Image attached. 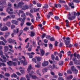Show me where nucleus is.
Masks as SVG:
<instances>
[{"label":"nucleus","mask_w":80,"mask_h":80,"mask_svg":"<svg viewBox=\"0 0 80 80\" xmlns=\"http://www.w3.org/2000/svg\"><path fill=\"white\" fill-rule=\"evenodd\" d=\"M10 35V32H7L5 33L4 37L5 38H7L9 35Z\"/></svg>","instance_id":"nucleus-15"},{"label":"nucleus","mask_w":80,"mask_h":80,"mask_svg":"<svg viewBox=\"0 0 80 80\" xmlns=\"http://www.w3.org/2000/svg\"><path fill=\"white\" fill-rule=\"evenodd\" d=\"M42 57H38L37 58V60L38 62H40L42 60Z\"/></svg>","instance_id":"nucleus-34"},{"label":"nucleus","mask_w":80,"mask_h":80,"mask_svg":"<svg viewBox=\"0 0 80 80\" xmlns=\"http://www.w3.org/2000/svg\"><path fill=\"white\" fill-rule=\"evenodd\" d=\"M5 76V77H8L9 76H10V74L9 73H5L4 74Z\"/></svg>","instance_id":"nucleus-52"},{"label":"nucleus","mask_w":80,"mask_h":80,"mask_svg":"<svg viewBox=\"0 0 80 80\" xmlns=\"http://www.w3.org/2000/svg\"><path fill=\"white\" fill-rule=\"evenodd\" d=\"M67 73L68 74H72V71L71 70H68L67 71Z\"/></svg>","instance_id":"nucleus-46"},{"label":"nucleus","mask_w":80,"mask_h":80,"mask_svg":"<svg viewBox=\"0 0 80 80\" xmlns=\"http://www.w3.org/2000/svg\"><path fill=\"white\" fill-rule=\"evenodd\" d=\"M37 65H35V67L37 68H40L41 67V62H39L37 64Z\"/></svg>","instance_id":"nucleus-22"},{"label":"nucleus","mask_w":80,"mask_h":80,"mask_svg":"<svg viewBox=\"0 0 80 80\" xmlns=\"http://www.w3.org/2000/svg\"><path fill=\"white\" fill-rule=\"evenodd\" d=\"M23 30H21L19 32V34L18 36V37H20L21 35L22 34V33H23Z\"/></svg>","instance_id":"nucleus-49"},{"label":"nucleus","mask_w":80,"mask_h":80,"mask_svg":"<svg viewBox=\"0 0 80 80\" xmlns=\"http://www.w3.org/2000/svg\"><path fill=\"white\" fill-rule=\"evenodd\" d=\"M50 49L52 50L53 48V45L51 43H50L49 45Z\"/></svg>","instance_id":"nucleus-41"},{"label":"nucleus","mask_w":80,"mask_h":80,"mask_svg":"<svg viewBox=\"0 0 80 80\" xmlns=\"http://www.w3.org/2000/svg\"><path fill=\"white\" fill-rule=\"evenodd\" d=\"M11 43H13L14 45H15V44H16V45H17V42H16V40H12Z\"/></svg>","instance_id":"nucleus-37"},{"label":"nucleus","mask_w":80,"mask_h":80,"mask_svg":"<svg viewBox=\"0 0 80 80\" xmlns=\"http://www.w3.org/2000/svg\"><path fill=\"white\" fill-rule=\"evenodd\" d=\"M0 45H5V44L3 42V41H0Z\"/></svg>","instance_id":"nucleus-62"},{"label":"nucleus","mask_w":80,"mask_h":80,"mask_svg":"<svg viewBox=\"0 0 80 80\" xmlns=\"http://www.w3.org/2000/svg\"><path fill=\"white\" fill-rule=\"evenodd\" d=\"M15 28V26L13 24H12L11 26V29H13Z\"/></svg>","instance_id":"nucleus-59"},{"label":"nucleus","mask_w":80,"mask_h":80,"mask_svg":"<svg viewBox=\"0 0 80 80\" xmlns=\"http://www.w3.org/2000/svg\"><path fill=\"white\" fill-rule=\"evenodd\" d=\"M61 53H62L63 54H64V51H63V50L61 51L58 54V56L59 57L60 59H61V58H62V54Z\"/></svg>","instance_id":"nucleus-14"},{"label":"nucleus","mask_w":80,"mask_h":80,"mask_svg":"<svg viewBox=\"0 0 80 80\" xmlns=\"http://www.w3.org/2000/svg\"><path fill=\"white\" fill-rule=\"evenodd\" d=\"M54 5L55 8H58H58H61V7H62V5H61L59 3H58L57 4L56 3H55Z\"/></svg>","instance_id":"nucleus-8"},{"label":"nucleus","mask_w":80,"mask_h":80,"mask_svg":"<svg viewBox=\"0 0 80 80\" xmlns=\"http://www.w3.org/2000/svg\"><path fill=\"white\" fill-rule=\"evenodd\" d=\"M12 40H12V39L11 38H9L8 39V43H11L12 42Z\"/></svg>","instance_id":"nucleus-33"},{"label":"nucleus","mask_w":80,"mask_h":80,"mask_svg":"<svg viewBox=\"0 0 80 80\" xmlns=\"http://www.w3.org/2000/svg\"><path fill=\"white\" fill-rule=\"evenodd\" d=\"M58 42L57 41H56L54 44L55 46L57 47V46H58Z\"/></svg>","instance_id":"nucleus-57"},{"label":"nucleus","mask_w":80,"mask_h":80,"mask_svg":"<svg viewBox=\"0 0 80 80\" xmlns=\"http://www.w3.org/2000/svg\"><path fill=\"white\" fill-rule=\"evenodd\" d=\"M63 61H61L59 62L58 64L59 65H61V66H62L63 65Z\"/></svg>","instance_id":"nucleus-38"},{"label":"nucleus","mask_w":80,"mask_h":80,"mask_svg":"<svg viewBox=\"0 0 80 80\" xmlns=\"http://www.w3.org/2000/svg\"><path fill=\"white\" fill-rule=\"evenodd\" d=\"M36 73H37V74H38V75H39L40 76H42V74H41V73H40V72H39V70H38L37 71Z\"/></svg>","instance_id":"nucleus-47"},{"label":"nucleus","mask_w":80,"mask_h":80,"mask_svg":"<svg viewBox=\"0 0 80 80\" xmlns=\"http://www.w3.org/2000/svg\"><path fill=\"white\" fill-rule=\"evenodd\" d=\"M72 2H75V3H79L80 1L78 0H73Z\"/></svg>","instance_id":"nucleus-54"},{"label":"nucleus","mask_w":80,"mask_h":80,"mask_svg":"<svg viewBox=\"0 0 80 80\" xmlns=\"http://www.w3.org/2000/svg\"><path fill=\"white\" fill-rule=\"evenodd\" d=\"M37 5L38 7H41L42 6V4H40V3H37Z\"/></svg>","instance_id":"nucleus-53"},{"label":"nucleus","mask_w":80,"mask_h":80,"mask_svg":"<svg viewBox=\"0 0 80 80\" xmlns=\"http://www.w3.org/2000/svg\"><path fill=\"white\" fill-rule=\"evenodd\" d=\"M50 41H51L52 42H53V41H55V40L54 38L52 37L51 38H50Z\"/></svg>","instance_id":"nucleus-51"},{"label":"nucleus","mask_w":80,"mask_h":80,"mask_svg":"<svg viewBox=\"0 0 80 80\" xmlns=\"http://www.w3.org/2000/svg\"><path fill=\"white\" fill-rule=\"evenodd\" d=\"M19 21L21 22L20 23V25L21 27H22V26H23L24 25V22H25V21H23V20H21V21Z\"/></svg>","instance_id":"nucleus-31"},{"label":"nucleus","mask_w":80,"mask_h":80,"mask_svg":"<svg viewBox=\"0 0 80 80\" xmlns=\"http://www.w3.org/2000/svg\"><path fill=\"white\" fill-rule=\"evenodd\" d=\"M8 7L6 9V12H8V13L9 14H13V12H12L13 11V9L12 8V4L10 3H8Z\"/></svg>","instance_id":"nucleus-1"},{"label":"nucleus","mask_w":80,"mask_h":80,"mask_svg":"<svg viewBox=\"0 0 80 80\" xmlns=\"http://www.w3.org/2000/svg\"><path fill=\"white\" fill-rule=\"evenodd\" d=\"M77 57L78 59V60L80 59V55L78 54H77V56L76 57Z\"/></svg>","instance_id":"nucleus-64"},{"label":"nucleus","mask_w":80,"mask_h":80,"mask_svg":"<svg viewBox=\"0 0 80 80\" xmlns=\"http://www.w3.org/2000/svg\"><path fill=\"white\" fill-rule=\"evenodd\" d=\"M76 16H70L68 17V19L69 20H74V19H75Z\"/></svg>","instance_id":"nucleus-13"},{"label":"nucleus","mask_w":80,"mask_h":80,"mask_svg":"<svg viewBox=\"0 0 80 80\" xmlns=\"http://www.w3.org/2000/svg\"><path fill=\"white\" fill-rule=\"evenodd\" d=\"M32 69V65L31 64H30L28 66V68L27 69V71L28 72V73H29L30 72V70Z\"/></svg>","instance_id":"nucleus-16"},{"label":"nucleus","mask_w":80,"mask_h":80,"mask_svg":"<svg viewBox=\"0 0 80 80\" xmlns=\"http://www.w3.org/2000/svg\"><path fill=\"white\" fill-rule=\"evenodd\" d=\"M51 37V36L50 35H48L46 37V38H47V39H48V40H50V38Z\"/></svg>","instance_id":"nucleus-56"},{"label":"nucleus","mask_w":80,"mask_h":80,"mask_svg":"<svg viewBox=\"0 0 80 80\" xmlns=\"http://www.w3.org/2000/svg\"><path fill=\"white\" fill-rule=\"evenodd\" d=\"M66 45L67 47H68V48H71V47H73V44L70 43V42H68L67 44H66Z\"/></svg>","instance_id":"nucleus-17"},{"label":"nucleus","mask_w":80,"mask_h":80,"mask_svg":"<svg viewBox=\"0 0 80 80\" xmlns=\"http://www.w3.org/2000/svg\"><path fill=\"white\" fill-rule=\"evenodd\" d=\"M7 63L8 66H12L13 65V61H9V62H7Z\"/></svg>","instance_id":"nucleus-18"},{"label":"nucleus","mask_w":80,"mask_h":80,"mask_svg":"<svg viewBox=\"0 0 80 80\" xmlns=\"http://www.w3.org/2000/svg\"><path fill=\"white\" fill-rule=\"evenodd\" d=\"M26 24L27 26H30L31 25H32V24H31L30 22H27L26 23Z\"/></svg>","instance_id":"nucleus-61"},{"label":"nucleus","mask_w":80,"mask_h":80,"mask_svg":"<svg viewBox=\"0 0 80 80\" xmlns=\"http://www.w3.org/2000/svg\"><path fill=\"white\" fill-rule=\"evenodd\" d=\"M51 59L52 60H53V62H55V56H54V55H53V54H52L51 55Z\"/></svg>","instance_id":"nucleus-24"},{"label":"nucleus","mask_w":80,"mask_h":80,"mask_svg":"<svg viewBox=\"0 0 80 80\" xmlns=\"http://www.w3.org/2000/svg\"><path fill=\"white\" fill-rule=\"evenodd\" d=\"M45 35H46V34L45 33H44L43 34H42V39L44 38H45Z\"/></svg>","instance_id":"nucleus-60"},{"label":"nucleus","mask_w":80,"mask_h":80,"mask_svg":"<svg viewBox=\"0 0 80 80\" xmlns=\"http://www.w3.org/2000/svg\"><path fill=\"white\" fill-rule=\"evenodd\" d=\"M72 60L73 62H74V64H75L76 65V63H77V58L75 57H74L72 58Z\"/></svg>","instance_id":"nucleus-20"},{"label":"nucleus","mask_w":80,"mask_h":80,"mask_svg":"<svg viewBox=\"0 0 80 80\" xmlns=\"http://www.w3.org/2000/svg\"><path fill=\"white\" fill-rule=\"evenodd\" d=\"M19 30V28H18L17 29V32H16V30L13 29V33H14V34H16V33H18Z\"/></svg>","instance_id":"nucleus-23"},{"label":"nucleus","mask_w":80,"mask_h":80,"mask_svg":"<svg viewBox=\"0 0 80 80\" xmlns=\"http://www.w3.org/2000/svg\"><path fill=\"white\" fill-rule=\"evenodd\" d=\"M68 5L69 7H71V8H75V6H74V4L72 2H71V3L69 2L68 3Z\"/></svg>","instance_id":"nucleus-11"},{"label":"nucleus","mask_w":80,"mask_h":80,"mask_svg":"<svg viewBox=\"0 0 80 80\" xmlns=\"http://www.w3.org/2000/svg\"><path fill=\"white\" fill-rule=\"evenodd\" d=\"M1 66H3V67H5L6 66V64L5 63L0 62V67Z\"/></svg>","instance_id":"nucleus-44"},{"label":"nucleus","mask_w":80,"mask_h":80,"mask_svg":"<svg viewBox=\"0 0 80 80\" xmlns=\"http://www.w3.org/2000/svg\"><path fill=\"white\" fill-rule=\"evenodd\" d=\"M54 19L55 20H58L59 19H60V18H59V17L58 16H55L54 17Z\"/></svg>","instance_id":"nucleus-43"},{"label":"nucleus","mask_w":80,"mask_h":80,"mask_svg":"<svg viewBox=\"0 0 80 80\" xmlns=\"http://www.w3.org/2000/svg\"><path fill=\"white\" fill-rule=\"evenodd\" d=\"M65 9L66 10H70V8H69V7L68 6L66 5L65 6Z\"/></svg>","instance_id":"nucleus-40"},{"label":"nucleus","mask_w":80,"mask_h":80,"mask_svg":"<svg viewBox=\"0 0 80 80\" xmlns=\"http://www.w3.org/2000/svg\"><path fill=\"white\" fill-rule=\"evenodd\" d=\"M59 2L60 3H65V1L62 0H59Z\"/></svg>","instance_id":"nucleus-42"},{"label":"nucleus","mask_w":80,"mask_h":80,"mask_svg":"<svg viewBox=\"0 0 80 80\" xmlns=\"http://www.w3.org/2000/svg\"><path fill=\"white\" fill-rule=\"evenodd\" d=\"M23 4H24L23 2H20L18 3V7H19L20 8H22L23 7Z\"/></svg>","instance_id":"nucleus-7"},{"label":"nucleus","mask_w":80,"mask_h":80,"mask_svg":"<svg viewBox=\"0 0 80 80\" xmlns=\"http://www.w3.org/2000/svg\"><path fill=\"white\" fill-rule=\"evenodd\" d=\"M11 77L13 78V77H14V78H17V75L16 74L13 73L12 75H11Z\"/></svg>","instance_id":"nucleus-36"},{"label":"nucleus","mask_w":80,"mask_h":80,"mask_svg":"<svg viewBox=\"0 0 80 80\" xmlns=\"http://www.w3.org/2000/svg\"><path fill=\"white\" fill-rule=\"evenodd\" d=\"M20 13H22V14H23L24 13V12L23 11L21 10H20L19 11V13H18V14L19 16H20Z\"/></svg>","instance_id":"nucleus-27"},{"label":"nucleus","mask_w":80,"mask_h":80,"mask_svg":"<svg viewBox=\"0 0 80 80\" xmlns=\"http://www.w3.org/2000/svg\"><path fill=\"white\" fill-rule=\"evenodd\" d=\"M8 27L7 26H4L1 29V31H6L7 30H8Z\"/></svg>","instance_id":"nucleus-12"},{"label":"nucleus","mask_w":80,"mask_h":80,"mask_svg":"<svg viewBox=\"0 0 80 80\" xmlns=\"http://www.w3.org/2000/svg\"><path fill=\"white\" fill-rule=\"evenodd\" d=\"M42 65L43 67H46V66H48V62L44 61L42 63Z\"/></svg>","instance_id":"nucleus-9"},{"label":"nucleus","mask_w":80,"mask_h":80,"mask_svg":"<svg viewBox=\"0 0 80 80\" xmlns=\"http://www.w3.org/2000/svg\"><path fill=\"white\" fill-rule=\"evenodd\" d=\"M72 72H74L75 74H76L78 73V70H77V69H75V70Z\"/></svg>","instance_id":"nucleus-50"},{"label":"nucleus","mask_w":80,"mask_h":80,"mask_svg":"<svg viewBox=\"0 0 80 80\" xmlns=\"http://www.w3.org/2000/svg\"><path fill=\"white\" fill-rule=\"evenodd\" d=\"M35 33L33 32H31V34H30V37H34L35 36Z\"/></svg>","instance_id":"nucleus-29"},{"label":"nucleus","mask_w":80,"mask_h":80,"mask_svg":"<svg viewBox=\"0 0 80 80\" xmlns=\"http://www.w3.org/2000/svg\"><path fill=\"white\" fill-rule=\"evenodd\" d=\"M22 58H23L24 60H21V62L22 63H23V66H25V65H27V62L26 60H25V57L24 56H22Z\"/></svg>","instance_id":"nucleus-5"},{"label":"nucleus","mask_w":80,"mask_h":80,"mask_svg":"<svg viewBox=\"0 0 80 80\" xmlns=\"http://www.w3.org/2000/svg\"><path fill=\"white\" fill-rule=\"evenodd\" d=\"M26 54L29 56V58H33V55L31 54L30 53H27Z\"/></svg>","instance_id":"nucleus-28"},{"label":"nucleus","mask_w":80,"mask_h":80,"mask_svg":"<svg viewBox=\"0 0 80 80\" xmlns=\"http://www.w3.org/2000/svg\"><path fill=\"white\" fill-rule=\"evenodd\" d=\"M42 72H48V69L47 68H43L42 70Z\"/></svg>","instance_id":"nucleus-30"},{"label":"nucleus","mask_w":80,"mask_h":80,"mask_svg":"<svg viewBox=\"0 0 80 80\" xmlns=\"http://www.w3.org/2000/svg\"><path fill=\"white\" fill-rule=\"evenodd\" d=\"M40 9L39 8H34L33 10H34V11L35 12H38V11H39V10Z\"/></svg>","instance_id":"nucleus-39"},{"label":"nucleus","mask_w":80,"mask_h":80,"mask_svg":"<svg viewBox=\"0 0 80 80\" xmlns=\"http://www.w3.org/2000/svg\"><path fill=\"white\" fill-rule=\"evenodd\" d=\"M40 52H41L40 56H43L44 54H45V52L42 49H40Z\"/></svg>","instance_id":"nucleus-19"},{"label":"nucleus","mask_w":80,"mask_h":80,"mask_svg":"<svg viewBox=\"0 0 80 80\" xmlns=\"http://www.w3.org/2000/svg\"><path fill=\"white\" fill-rule=\"evenodd\" d=\"M54 28L56 29V30L58 29V31L60 30V27H59L58 26H55Z\"/></svg>","instance_id":"nucleus-45"},{"label":"nucleus","mask_w":80,"mask_h":80,"mask_svg":"<svg viewBox=\"0 0 80 80\" xmlns=\"http://www.w3.org/2000/svg\"><path fill=\"white\" fill-rule=\"evenodd\" d=\"M48 68H49V70H50L51 71H52L53 70V67L51 65H50L49 66Z\"/></svg>","instance_id":"nucleus-35"},{"label":"nucleus","mask_w":80,"mask_h":80,"mask_svg":"<svg viewBox=\"0 0 80 80\" xmlns=\"http://www.w3.org/2000/svg\"><path fill=\"white\" fill-rule=\"evenodd\" d=\"M43 8H48V5L47 4H45L44 6H43Z\"/></svg>","instance_id":"nucleus-63"},{"label":"nucleus","mask_w":80,"mask_h":80,"mask_svg":"<svg viewBox=\"0 0 80 80\" xmlns=\"http://www.w3.org/2000/svg\"><path fill=\"white\" fill-rule=\"evenodd\" d=\"M21 17L22 18H18L17 19V20H19V21H21V20H23L24 21H25V20H26V15L25 14V13H24L22 14L21 15Z\"/></svg>","instance_id":"nucleus-3"},{"label":"nucleus","mask_w":80,"mask_h":80,"mask_svg":"<svg viewBox=\"0 0 80 80\" xmlns=\"http://www.w3.org/2000/svg\"><path fill=\"white\" fill-rule=\"evenodd\" d=\"M66 22H67L66 23V26L67 27H70L69 24H68V23H69V21H68V20H66L65 21Z\"/></svg>","instance_id":"nucleus-32"},{"label":"nucleus","mask_w":80,"mask_h":80,"mask_svg":"<svg viewBox=\"0 0 80 80\" xmlns=\"http://www.w3.org/2000/svg\"><path fill=\"white\" fill-rule=\"evenodd\" d=\"M8 18L11 19V17L10 16H8L6 18H4L3 19V21L5 22V21H7L8 20Z\"/></svg>","instance_id":"nucleus-10"},{"label":"nucleus","mask_w":80,"mask_h":80,"mask_svg":"<svg viewBox=\"0 0 80 80\" xmlns=\"http://www.w3.org/2000/svg\"><path fill=\"white\" fill-rule=\"evenodd\" d=\"M11 22L13 24H15L16 25H18V21H16V20H12L11 21Z\"/></svg>","instance_id":"nucleus-6"},{"label":"nucleus","mask_w":80,"mask_h":80,"mask_svg":"<svg viewBox=\"0 0 80 80\" xmlns=\"http://www.w3.org/2000/svg\"><path fill=\"white\" fill-rule=\"evenodd\" d=\"M62 39L63 40L66 45H67L68 43H70V39L69 37H67L66 38L65 37H64L62 38Z\"/></svg>","instance_id":"nucleus-4"},{"label":"nucleus","mask_w":80,"mask_h":80,"mask_svg":"<svg viewBox=\"0 0 80 80\" xmlns=\"http://www.w3.org/2000/svg\"><path fill=\"white\" fill-rule=\"evenodd\" d=\"M4 52H7L8 51V50L9 49V48H8V47L7 46H5L4 47Z\"/></svg>","instance_id":"nucleus-21"},{"label":"nucleus","mask_w":80,"mask_h":80,"mask_svg":"<svg viewBox=\"0 0 80 80\" xmlns=\"http://www.w3.org/2000/svg\"><path fill=\"white\" fill-rule=\"evenodd\" d=\"M26 77L27 80H30V77H32V79H36L37 78V77L36 76H33L32 74H29V75L28 74L26 75Z\"/></svg>","instance_id":"nucleus-2"},{"label":"nucleus","mask_w":80,"mask_h":80,"mask_svg":"<svg viewBox=\"0 0 80 80\" xmlns=\"http://www.w3.org/2000/svg\"><path fill=\"white\" fill-rule=\"evenodd\" d=\"M76 65H80V60L77 61Z\"/></svg>","instance_id":"nucleus-58"},{"label":"nucleus","mask_w":80,"mask_h":80,"mask_svg":"<svg viewBox=\"0 0 80 80\" xmlns=\"http://www.w3.org/2000/svg\"><path fill=\"white\" fill-rule=\"evenodd\" d=\"M28 6L27 5H25L23 6L22 9L24 10H25L26 9H28Z\"/></svg>","instance_id":"nucleus-25"},{"label":"nucleus","mask_w":80,"mask_h":80,"mask_svg":"<svg viewBox=\"0 0 80 80\" xmlns=\"http://www.w3.org/2000/svg\"><path fill=\"white\" fill-rule=\"evenodd\" d=\"M32 44L34 47H35L36 46H37V44L36 43V42L34 41H33L32 42Z\"/></svg>","instance_id":"nucleus-48"},{"label":"nucleus","mask_w":80,"mask_h":80,"mask_svg":"<svg viewBox=\"0 0 80 80\" xmlns=\"http://www.w3.org/2000/svg\"><path fill=\"white\" fill-rule=\"evenodd\" d=\"M5 25L6 26L8 27H10L11 26V22H7Z\"/></svg>","instance_id":"nucleus-26"},{"label":"nucleus","mask_w":80,"mask_h":80,"mask_svg":"<svg viewBox=\"0 0 80 80\" xmlns=\"http://www.w3.org/2000/svg\"><path fill=\"white\" fill-rule=\"evenodd\" d=\"M3 54V51L1 50H0V55L1 56H2Z\"/></svg>","instance_id":"nucleus-55"}]
</instances>
